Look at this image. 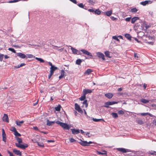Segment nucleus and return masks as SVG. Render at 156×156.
<instances>
[{
  "label": "nucleus",
  "mask_w": 156,
  "mask_h": 156,
  "mask_svg": "<svg viewBox=\"0 0 156 156\" xmlns=\"http://www.w3.org/2000/svg\"><path fill=\"white\" fill-rule=\"evenodd\" d=\"M92 92V90L89 89H85L83 90V94L86 95L88 93H91Z\"/></svg>",
  "instance_id": "obj_9"
},
{
  "label": "nucleus",
  "mask_w": 156,
  "mask_h": 156,
  "mask_svg": "<svg viewBox=\"0 0 156 156\" xmlns=\"http://www.w3.org/2000/svg\"><path fill=\"white\" fill-rule=\"evenodd\" d=\"M71 130L73 134H77L80 133V130L79 129H71Z\"/></svg>",
  "instance_id": "obj_16"
},
{
  "label": "nucleus",
  "mask_w": 156,
  "mask_h": 156,
  "mask_svg": "<svg viewBox=\"0 0 156 156\" xmlns=\"http://www.w3.org/2000/svg\"><path fill=\"white\" fill-rule=\"evenodd\" d=\"M125 37L127 38L128 40H130L131 39V37L130 35L128 34H125Z\"/></svg>",
  "instance_id": "obj_29"
},
{
  "label": "nucleus",
  "mask_w": 156,
  "mask_h": 156,
  "mask_svg": "<svg viewBox=\"0 0 156 156\" xmlns=\"http://www.w3.org/2000/svg\"><path fill=\"white\" fill-rule=\"evenodd\" d=\"M27 57H26V58H35V56L32 54H27Z\"/></svg>",
  "instance_id": "obj_32"
},
{
  "label": "nucleus",
  "mask_w": 156,
  "mask_h": 156,
  "mask_svg": "<svg viewBox=\"0 0 156 156\" xmlns=\"http://www.w3.org/2000/svg\"><path fill=\"white\" fill-rule=\"evenodd\" d=\"M105 96L109 99H110L112 98L113 95L112 93H108L105 94Z\"/></svg>",
  "instance_id": "obj_19"
},
{
  "label": "nucleus",
  "mask_w": 156,
  "mask_h": 156,
  "mask_svg": "<svg viewBox=\"0 0 156 156\" xmlns=\"http://www.w3.org/2000/svg\"><path fill=\"white\" fill-rule=\"evenodd\" d=\"M48 64H49V65L51 66V67H53V66H53L52 65V63L50 62H48Z\"/></svg>",
  "instance_id": "obj_62"
},
{
  "label": "nucleus",
  "mask_w": 156,
  "mask_h": 156,
  "mask_svg": "<svg viewBox=\"0 0 156 156\" xmlns=\"http://www.w3.org/2000/svg\"><path fill=\"white\" fill-rule=\"evenodd\" d=\"M138 11V9L136 8H134L131 9L130 12H131L135 13Z\"/></svg>",
  "instance_id": "obj_30"
},
{
  "label": "nucleus",
  "mask_w": 156,
  "mask_h": 156,
  "mask_svg": "<svg viewBox=\"0 0 156 156\" xmlns=\"http://www.w3.org/2000/svg\"><path fill=\"white\" fill-rule=\"evenodd\" d=\"M79 144L83 146H89V144H92L94 143L92 141H90L89 142H87L86 141H83L81 140H80V141L79 142Z\"/></svg>",
  "instance_id": "obj_2"
},
{
  "label": "nucleus",
  "mask_w": 156,
  "mask_h": 156,
  "mask_svg": "<svg viewBox=\"0 0 156 156\" xmlns=\"http://www.w3.org/2000/svg\"><path fill=\"white\" fill-rule=\"evenodd\" d=\"M2 140L4 142H6V134H5V131L3 129H2Z\"/></svg>",
  "instance_id": "obj_14"
},
{
  "label": "nucleus",
  "mask_w": 156,
  "mask_h": 156,
  "mask_svg": "<svg viewBox=\"0 0 156 156\" xmlns=\"http://www.w3.org/2000/svg\"><path fill=\"white\" fill-rule=\"evenodd\" d=\"M88 2L90 3L91 4H93L94 3L93 1L91 0H89L88 1Z\"/></svg>",
  "instance_id": "obj_61"
},
{
  "label": "nucleus",
  "mask_w": 156,
  "mask_h": 156,
  "mask_svg": "<svg viewBox=\"0 0 156 156\" xmlns=\"http://www.w3.org/2000/svg\"><path fill=\"white\" fill-rule=\"evenodd\" d=\"M55 122V121H50L48 120L47 121V125L48 126H51L52 124Z\"/></svg>",
  "instance_id": "obj_21"
},
{
  "label": "nucleus",
  "mask_w": 156,
  "mask_h": 156,
  "mask_svg": "<svg viewBox=\"0 0 156 156\" xmlns=\"http://www.w3.org/2000/svg\"><path fill=\"white\" fill-rule=\"evenodd\" d=\"M69 141H70V142L71 143H73L74 142H75L76 141V140H75L73 138H70L69 139Z\"/></svg>",
  "instance_id": "obj_42"
},
{
  "label": "nucleus",
  "mask_w": 156,
  "mask_h": 156,
  "mask_svg": "<svg viewBox=\"0 0 156 156\" xmlns=\"http://www.w3.org/2000/svg\"><path fill=\"white\" fill-rule=\"evenodd\" d=\"M112 11L111 10L110 11H107L104 13L105 15H106L107 16H109L112 14Z\"/></svg>",
  "instance_id": "obj_22"
},
{
  "label": "nucleus",
  "mask_w": 156,
  "mask_h": 156,
  "mask_svg": "<svg viewBox=\"0 0 156 156\" xmlns=\"http://www.w3.org/2000/svg\"><path fill=\"white\" fill-rule=\"evenodd\" d=\"M57 69V68L56 67H55V66L53 67H51L50 68V73H51L53 74L54 71Z\"/></svg>",
  "instance_id": "obj_20"
},
{
  "label": "nucleus",
  "mask_w": 156,
  "mask_h": 156,
  "mask_svg": "<svg viewBox=\"0 0 156 156\" xmlns=\"http://www.w3.org/2000/svg\"><path fill=\"white\" fill-rule=\"evenodd\" d=\"M111 115L113 118H117L118 117V115L117 113L113 112L111 114Z\"/></svg>",
  "instance_id": "obj_27"
},
{
  "label": "nucleus",
  "mask_w": 156,
  "mask_h": 156,
  "mask_svg": "<svg viewBox=\"0 0 156 156\" xmlns=\"http://www.w3.org/2000/svg\"><path fill=\"white\" fill-rule=\"evenodd\" d=\"M116 149L118 151L122 153H125L130 151L129 150L123 148H116Z\"/></svg>",
  "instance_id": "obj_3"
},
{
  "label": "nucleus",
  "mask_w": 156,
  "mask_h": 156,
  "mask_svg": "<svg viewBox=\"0 0 156 156\" xmlns=\"http://www.w3.org/2000/svg\"><path fill=\"white\" fill-rule=\"evenodd\" d=\"M97 55L99 58H101L103 60H105V56L102 53L98 52L96 53Z\"/></svg>",
  "instance_id": "obj_7"
},
{
  "label": "nucleus",
  "mask_w": 156,
  "mask_h": 156,
  "mask_svg": "<svg viewBox=\"0 0 156 156\" xmlns=\"http://www.w3.org/2000/svg\"><path fill=\"white\" fill-rule=\"evenodd\" d=\"M8 153L9 154V156H14L13 154L10 152L9 151H8Z\"/></svg>",
  "instance_id": "obj_53"
},
{
  "label": "nucleus",
  "mask_w": 156,
  "mask_h": 156,
  "mask_svg": "<svg viewBox=\"0 0 156 156\" xmlns=\"http://www.w3.org/2000/svg\"><path fill=\"white\" fill-rule=\"evenodd\" d=\"M137 115H139L140 114L141 115L144 116L146 115H147V113H136Z\"/></svg>",
  "instance_id": "obj_49"
},
{
  "label": "nucleus",
  "mask_w": 156,
  "mask_h": 156,
  "mask_svg": "<svg viewBox=\"0 0 156 156\" xmlns=\"http://www.w3.org/2000/svg\"><path fill=\"white\" fill-rule=\"evenodd\" d=\"M149 14L151 16H153V12L152 11H150L149 12Z\"/></svg>",
  "instance_id": "obj_57"
},
{
  "label": "nucleus",
  "mask_w": 156,
  "mask_h": 156,
  "mask_svg": "<svg viewBox=\"0 0 156 156\" xmlns=\"http://www.w3.org/2000/svg\"><path fill=\"white\" fill-rule=\"evenodd\" d=\"M81 51L83 52V53L86 55L90 56H92V55L91 53H90L88 51L83 49H82L81 50Z\"/></svg>",
  "instance_id": "obj_8"
},
{
  "label": "nucleus",
  "mask_w": 156,
  "mask_h": 156,
  "mask_svg": "<svg viewBox=\"0 0 156 156\" xmlns=\"http://www.w3.org/2000/svg\"><path fill=\"white\" fill-rule=\"evenodd\" d=\"M118 113L120 115H123L124 113V112L122 110L118 111Z\"/></svg>",
  "instance_id": "obj_45"
},
{
  "label": "nucleus",
  "mask_w": 156,
  "mask_h": 156,
  "mask_svg": "<svg viewBox=\"0 0 156 156\" xmlns=\"http://www.w3.org/2000/svg\"><path fill=\"white\" fill-rule=\"evenodd\" d=\"M118 103V102L112 101H108L107 102L105 103V104L106 105H113L115 104H116Z\"/></svg>",
  "instance_id": "obj_12"
},
{
  "label": "nucleus",
  "mask_w": 156,
  "mask_h": 156,
  "mask_svg": "<svg viewBox=\"0 0 156 156\" xmlns=\"http://www.w3.org/2000/svg\"><path fill=\"white\" fill-rule=\"evenodd\" d=\"M56 50H57L58 51H60L62 52L63 50V48H61L60 49H58V48H54Z\"/></svg>",
  "instance_id": "obj_50"
},
{
  "label": "nucleus",
  "mask_w": 156,
  "mask_h": 156,
  "mask_svg": "<svg viewBox=\"0 0 156 156\" xmlns=\"http://www.w3.org/2000/svg\"><path fill=\"white\" fill-rule=\"evenodd\" d=\"M86 98V95L83 94V96H82L80 98H79V99L81 101H83L84 100V99Z\"/></svg>",
  "instance_id": "obj_37"
},
{
  "label": "nucleus",
  "mask_w": 156,
  "mask_h": 156,
  "mask_svg": "<svg viewBox=\"0 0 156 156\" xmlns=\"http://www.w3.org/2000/svg\"><path fill=\"white\" fill-rule=\"evenodd\" d=\"M78 5L80 8H84V5L82 3L78 4Z\"/></svg>",
  "instance_id": "obj_47"
},
{
  "label": "nucleus",
  "mask_w": 156,
  "mask_h": 156,
  "mask_svg": "<svg viewBox=\"0 0 156 156\" xmlns=\"http://www.w3.org/2000/svg\"><path fill=\"white\" fill-rule=\"evenodd\" d=\"M75 109L77 111L79 112L82 113L83 111L81 108H80V106L77 103L75 104Z\"/></svg>",
  "instance_id": "obj_6"
},
{
  "label": "nucleus",
  "mask_w": 156,
  "mask_h": 156,
  "mask_svg": "<svg viewBox=\"0 0 156 156\" xmlns=\"http://www.w3.org/2000/svg\"><path fill=\"white\" fill-rule=\"evenodd\" d=\"M152 1L150 0H146L144 2H141L140 3V4L143 6H145L146 5L148 4H151L152 3Z\"/></svg>",
  "instance_id": "obj_10"
},
{
  "label": "nucleus",
  "mask_w": 156,
  "mask_h": 156,
  "mask_svg": "<svg viewBox=\"0 0 156 156\" xmlns=\"http://www.w3.org/2000/svg\"><path fill=\"white\" fill-rule=\"evenodd\" d=\"M55 123L60 125L64 129L69 130L70 127L67 124L62 122L59 121H56Z\"/></svg>",
  "instance_id": "obj_1"
},
{
  "label": "nucleus",
  "mask_w": 156,
  "mask_h": 156,
  "mask_svg": "<svg viewBox=\"0 0 156 156\" xmlns=\"http://www.w3.org/2000/svg\"><path fill=\"white\" fill-rule=\"evenodd\" d=\"M18 1V0H14L12 1H10L8 2L9 3H13V2H17Z\"/></svg>",
  "instance_id": "obj_52"
},
{
  "label": "nucleus",
  "mask_w": 156,
  "mask_h": 156,
  "mask_svg": "<svg viewBox=\"0 0 156 156\" xmlns=\"http://www.w3.org/2000/svg\"><path fill=\"white\" fill-rule=\"evenodd\" d=\"M26 65V64L24 63H21L20 65V67H22L23 66H24Z\"/></svg>",
  "instance_id": "obj_63"
},
{
  "label": "nucleus",
  "mask_w": 156,
  "mask_h": 156,
  "mask_svg": "<svg viewBox=\"0 0 156 156\" xmlns=\"http://www.w3.org/2000/svg\"><path fill=\"white\" fill-rule=\"evenodd\" d=\"M17 56L22 58H24L27 57L25 55L22 53H18L16 54Z\"/></svg>",
  "instance_id": "obj_11"
},
{
  "label": "nucleus",
  "mask_w": 156,
  "mask_h": 156,
  "mask_svg": "<svg viewBox=\"0 0 156 156\" xmlns=\"http://www.w3.org/2000/svg\"><path fill=\"white\" fill-rule=\"evenodd\" d=\"M14 135L16 136H21V134L18 133L17 131H16L15 133H14Z\"/></svg>",
  "instance_id": "obj_43"
},
{
  "label": "nucleus",
  "mask_w": 156,
  "mask_h": 156,
  "mask_svg": "<svg viewBox=\"0 0 156 156\" xmlns=\"http://www.w3.org/2000/svg\"><path fill=\"white\" fill-rule=\"evenodd\" d=\"M13 152L16 155L21 156L22 155L21 152L19 150H17L15 149H14L13 150Z\"/></svg>",
  "instance_id": "obj_13"
},
{
  "label": "nucleus",
  "mask_w": 156,
  "mask_h": 156,
  "mask_svg": "<svg viewBox=\"0 0 156 156\" xmlns=\"http://www.w3.org/2000/svg\"><path fill=\"white\" fill-rule=\"evenodd\" d=\"M35 58L39 61H40L41 62L44 63V61L41 58H38L37 57H35Z\"/></svg>",
  "instance_id": "obj_28"
},
{
  "label": "nucleus",
  "mask_w": 156,
  "mask_h": 156,
  "mask_svg": "<svg viewBox=\"0 0 156 156\" xmlns=\"http://www.w3.org/2000/svg\"><path fill=\"white\" fill-rule=\"evenodd\" d=\"M47 142L48 143H50V142H54V141L52 140H47Z\"/></svg>",
  "instance_id": "obj_64"
},
{
  "label": "nucleus",
  "mask_w": 156,
  "mask_h": 156,
  "mask_svg": "<svg viewBox=\"0 0 156 156\" xmlns=\"http://www.w3.org/2000/svg\"><path fill=\"white\" fill-rule=\"evenodd\" d=\"M97 152L99 154L101 155H104V154H107V152L105 151H102V152H101L100 151H97Z\"/></svg>",
  "instance_id": "obj_25"
},
{
  "label": "nucleus",
  "mask_w": 156,
  "mask_h": 156,
  "mask_svg": "<svg viewBox=\"0 0 156 156\" xmlns=\"http://www.w3.org/2000/svg\"><path fill=\"white\" fill-rule=\"evenodd\" d=\"M38 145L41 147H44V145L42 143H39V142H37Z\"/></svg>",
  "instance_id": "obj_41"
},
{
  "label": "nucleus",
  "mask_w": 156,
  "mask_h": 156,
  "mask_svg": "<svg viewBox=\"0 0 156 156\" xmlns=\"http://www.w3.org/2000/svg\"><path fill=\"white\" fill-rule=\"evenodd\" d=\"M82 62V60L80 59H77L76 61V64L78 65H80Z\"/></svg>",
  "instance_id": "obj_31"
},
{
  "label": "nucleus",
  "mask_w": 156,
  "mask_h": 156,
  "mask_svg": "<svg viewBox=\"0 0 156 156\" xmlns=\"http://www.w3.org/2000/svg\"><path fill=\"white\" fill-rule=\"evenodd\" d=\"M87 100H85L83 103H82L84 105H85V107L86 108H87L88 106V104L87 103Z\"/></svg>",
  "instance_id": "obj_36"
},
{
  "label": "nucleus",
  "mask_w": 156,
  "mask_h": 156,
  "mask_svg": "<svg viewBox=\"0 0 156 156\" xmlns=\"http://www.w3.org/2000/svg\"><path fill=\"white\" fill-rule=\"evenodd\" d=\"M131 19V17H128V18H126L125 20L126 21L129 22L130 21Z\"/></svg>",
  "instance_id": "obj_51"
},
{
  "label": "nucleus",
  "mask_w": 156,
  "mask_h": 156,
  "mask_svg": "<svg viewBox=\"0 0 156 156\" xmlns=\"http://www.w3.org/2000/svg\"><path fill=\"white\" fill-rule=\"evenodd\" d=\"M92 120L95 122H98L100 121H105L103 119H97L96 118H93L92 119Z\"/></svg>",
  "instance_id": "obj_26"
},
{
  "label": "nucleus",
  "mask_w": 156,
  "mask_h": 156,
  "mask_svg": "<svg viewBox=\"0 0 156 156\" xmlns=\"http://www.w3.org/2000/svg\"><path fill=\"white\" fill-rule=\"evenodd\" d=\"M33 128L34 130H36V131L39 130L37 127V126L34 127Z\"/></svg>",
  "instance_id": "obj_55"
},
{
  "label": "nucleus",
  "mask_w": 156,
  "mask_h": 156,
  "mask_svg": "<svg viewBox=\"0 0 156 156\" xmlns=\"http://www.w3.org/2000/svg\"><path fill=\"white\" fill-rule=\"evenodd\" d=\"M69 0L75 4L77 3V2L76 1V0Z\"/></svg>",
  "instance_id": "obj_56"
},
{
  "label": "nucleus",
  "mask_w": 156,
  "mask_h": 156,
  "mask_svg": "<svg viewBox=\"0 0 156 156\" xmlns=\"http://www.w3.org/2000/svg\"><path fill=\"white\" fill-rule=\"evenodd\" d=\"M4 55L3 54H2L0 53V61H2Z\"/></svg>",
  "instance_id": "obj_44"
},
{
  "label": "nucleus",
  "mask_w": 156,
  "mask_h": 156,
  "mask_svg": "<svg viewBox=\"0 0 156 156\" xmlns=\"http://www.w3.org/2000/svg\"><path fill=\"white\" fill-rule=\"evenodd\" d=\"M140 101L141 102L144 104L147 103L149 102V100L143 98L141 99Z\"/></svg>",
  "instance_id": "obj_24"
},
{
  "label": "nucleus",
  "mask_w": 156,
  "mask_h": 156,
  "mask_svg": "<svg viewBox=\"0 0 156 156\" xmlns=\"http://www.w3.org/2000/svg\"><path fill=\"white\" fill-rule=\"evenodd\" d=\"M71 47V49L72 50L73 53L75 54L80 55H81V53L80 51L72 47L71 46H70Z\"/></svg>",
  "instance_id": "obj_4"
},
{
  "label": "nucleus",
  "mask_w": 156,
  "mask_h": 156,
  "mask_svg": "<svg viewBox=\"0 0 156 156\" xmlns=\"http://www.w3.org/2000/svg\"><path fill=\"white\" fill-rule=\"evenodd\" d=\"M16 146L18 147L23 149H24L28 147V145L27 144H25V145H24L23 144H18L17 143L16 144Z\"/></svg>",
  "instance_id": "obj_5"
},
{
  "label": "nucleus",
  "mask_w": 156,
  "mask_h": 156,
  "mask_svg": "<svg viewBox=\"0 0 156 156\" xmlns=\"http://www.w3.org/2000/svg\"><path fill=\"white\" fill-rule=\"evenodd\" d=\"M105 54L106 56L108 58H110V52L108 51H105Z\"/></svg>",
  "instance_id": "obj_35"
},
{
  "label": "nucleus",
  "mask_w": 156,
  "mask_h": 156,
  "mask_svg": "<svg viewBox=\"0 0 156 156\" xmlns=\"http://www.w3.org/2000/svg\"><path fill=\"white\" fill-rule=\"evenodd\" d=\"M111 18L113 20H115L116 19V18L114 17V16H111Z\"/></svg>",
  "instance_id": "obj_59"
},
{
  "label": "nucleus",
  "mask_w": 156,
  "mask_h": 156,
  "mask_svg": "<svg viewBox=\"0 0 156 156\" xmlns=\"http://www.w3.org/2000/svg\"><path fill=\"white\" fill-rule=\"evenodd\" d=\"M16 139L17 141L19 143V144L22 143V140L21 138L19 137H17L16 138Z\"/></svg>",
  "instance_id": "obj_34"
},
{
  "label": "nucleus",
  "mask_w": 156,
  "mask_h": 156,
  "mask_svg": "<svg viewBox=\"0 0 156 156\" xmlns=\"http://www.w3.org/2000/svg\"><path fill=\"white\" fill-rule=\"evenodd\" d=\"M112 38L118 41H119V39L117 38L116 36H113L112 37Z\"/></svg>",
  "instance_id": "obj_46"
},
{
  "label": "nucleus",
  "mask_w": 156,
  "mask_h": 156,
  "mask_svg": "<svg viewBox=\"0 0 156 156\" xmlns=\"http://www.w3.org/2000/svg\"><path fill=\"white\" fill-rule=\"evenodd\" d=\"M139 19V18L138 17L135 16L131 19V23L132 24L134 23L137 20Z\"/></svg>",
  "instance_id": "obj_17"
},
{
  "label": "nucleus",
  "mask_w": 156,
  "mask_h": 156,
  "mask_svg": "<svg viewBox=\"0 0 156 156\" xmlns=\"http://www.w3.org/2000/svg\"><path fill=\"white\" fill-rule=\"evenodd\" d=\"M23 121H16V123L17 125L19 126H21L22 124H23L24 122Z\"/></svg>",
  "instance_id": "obj_23"
},
{
  "label": "nucleus",
  "mask_w": 156,
  "mask_h": 156,
  "mask_svg": "<svg viewBox=\"0 0 156 156\" xmlns=\"http://www.w3.org/2000/svg\"><path fill=\"white\" fill-rule=\"evenodd\" d=\"M53 74V73H50V74L48 76V79H49L50 78L51 76Z\"/></svg>",
  "instance_id": "obj_58"
},
{
  "label": "nucleus",
  "mask_w": 156,
  "mask_h": 156,
  "mask_svg": "<svg viewBox=\"0 0 156 156\" xmlns=\"http://www.w3.org/2000/svg\"><path fill=\"white\" fill-rule=\"evenodd\" d=\"M11 130L12 131H13L14 133H15V132L17 131L15 127H12V129H11Z\"/></svg>",
  "instance_id": "obj_54"
},
{
  "label": "nucleus",
  "mask_w": 156,
  "mask_h": 156,
  "mask_svg": "<svg viewBox=\"0 0 156 156\" xmlns=\"http://www.w3.org/2000/svg\"><path fill=\"white\" fill-rule=\"evenodd\" d=\"M88 11L90 12H94V10L93 9H88Z\"/></svg>",
  "instance_id": "obj_60"
},
{
  "label": "nucleus",
  "mask_w": 156,
  "mask_h": 156,
  "mask_svg": "<svg viewBox=\"0 0 156 156\" xmlns=\"http://www.w3.org/2000/svg\"><path fill=\"white\" fill-rule=\"evenodd\" d=\"M61 106L60 105L55 108V109L56 111H59L60 110Z\"/></svg>",
  "instance_id": "obj_39"
},
{
  "label": "nucleus",
  "mask_w": 156,
  "mask_h": 156,
  "mask_svg": "<svg viewBox=\"0 0 156 156\" xmlns=\"http://www.w3.org/2000/svg\"><path fill=\"white\" fill-rule=\"evenodd\" d=\"M65 72L63 70H62L61 72V75L63 77L65 76Z\"/></svg>",
  "instance_id": "obj_48"
},
{
  "label": "nucleus",
  "mask_w": 156,
  "mask_h": 156,
  "mask_svg": "<svg viewBox=\"0 0 156 156\" xmlns=\"http://www.w3.org/2000/svg\"><path fill=\"white\" fill-rule=\"evenodd\" d=\"M2 120L4 121L9 122L8 117L7 115L5 114H4V115L2 118Z\"/></svg>",
  "instance_id": "obj_15"
},
{
  "label": "nucleus",
  "mask_w": 156,
  "mask_h": 156,
  "mask_svg": "<svg viewBox=\"0 0 156 156\" xmlns=\"http://www.w3.org/2000/svg\"><path fill=\"white\" fill-rule=\"evenodd\" d=\"M137 122L140 124L141 125L144 123L143 121L141 119H138L137 120Z\"/></svg>",
  "instance_id": "obj_38"
},
{
  "label": "nucleus",
  "mask_w": 156,
  "mask_h": 156,
  "mask_svg": "<svg viewBox=\"0 0 156 156\" xmlns=\"http://www.w3.org/2000/svg\"><path fill=\"white\" fill-rule=\"evenodd\" d=\"M93 72V70L91 69H88L84 73V74L86 75H89L91 73Z\"/></svg>",
  "instance_id": "obj_18"
},
{
  "label": "nucleus",
  "mask_w": 156,
  "mask_h": 156,
  "mask_svg": "<svg viewBox=\"0 0 156 156\" xmlns=\"http://www.w3.org/2000/svg\"><path fill=\"white\" fill-rule=\"evenodd\" d=\"M94 13L98 15H100L101 13V11L99 9H97L94 11Z\"/></svg>",
  "instance_id": "obj_33"
},
{
  "label": "nucleus",
  "mask_w": 156,
  "mask_h": 156,
  "mask_svg": "<svg viewBox=\"0 0 156 156\" xmlns=\"http://www.w3.org/2000/svg\"><path fill=\"white\" fill-rule=\"evenodd\" d=\"M8 50L14 53H16V51L14 48H9Z\"/></svg>",
  "instance_id": "obj_40"
}]
</instances>
